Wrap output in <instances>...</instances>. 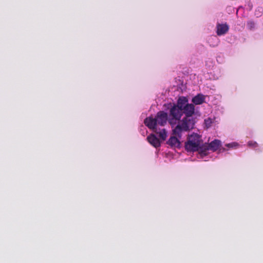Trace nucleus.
Instances as JSON below:
<instances>
[{"instance_id":"obj_10","label":"nucleus","mask_w":263,"mask_h":263,"mask_svg":"<svg viewBox=\"0 0 263 263\" xmlns=\"http://www.w3.org/2000/svg\"><path fill=\"white\" fill-rule=\"evenodd\" d=\"M154 132L158 134L159 137H160V138L162 139V140L164 141L166 139V138L167 137V132L164 128L160 129H158V127H157V132Z\"/></svg>"},{"instance_id":"obj_4","label":"nucleus","mask_w":263,"mask_h":263,"mask_svg":"<svg viewBox=\"0 0 263 263\" xmlns=\"http://www.w3.org/2000/svg\"><path fill=\"white\" fill-rule=\"evenodd\" d=\"M182 111L181 108L178 104V101L177 104L174 105L170 109L168 116V123L174 126L180 122V119L182 116Z\"/></svg>"},{"instance_id":"obj_15","label":"nucleus","mask_w":263,"mask_h":263,"mask_svg":"<svg viewBox=\"0 0 263 263\" xmlns=\"http://www.w3.org/2000/svg\"><path fill=\"white\" fill-rule=\"evenodd\" d=\"M252 4L250 2H249L248 4L249 9L251 10L252 8Z\"/></svg>"},{"instance_id":"obj_8","label":"nucleus","mask_w":263,"mask_h":263,"mask_svg":"<svg viewBox=\"0 0 263 263\" xmlns=\"http://www.w3.org/2000/svg\"><path fill=\"white\" fill-rule=\"evenodd\" d=\"M167 144L172 147H179L180 143L177 138L175 136H172L167 142Z\"/></svg>"},{"instance_id":"obj_14","label":"nucleus","mask_w":263,"mask_h":263,"mask_svg":"<svg viewBox=\"0 0 263 263\" xmlns=\"http://www.w3.org/2000/svg\"><path fill=\"white\" fill-rule=\"evenodd\" d=\"M257 144L256 142L250 141L248 142V145L250 146H256Z\"/></svg>"},{"instance_id":"obj_1","label":"nucleus","mask_w":263,"mask_h":263,"mask_svg":"<svg viewBox=\"0 0 263 263\" xmlns=\"http://www.w3.org/2000/svg\"><path fill=\"white\" fill-rule=\"evenodd\" d=\"M178 104L181 108L182 114L185 115L181 121L177 124L173 129V134L179 138L181 137L183 132H187L194 127L196 122L195 116V106L193 104L188 103L187 99L184 97L178 99Z\"/></svg>"},{"instance_id":"obj_3","label":"nucleus","mask_w":263,"mask_h":263,"mask_svg":"<svg viewBox=\"0 0 263 263\" xmlns=\"http://www.w3.org/2000/svg\"><path fill=\"white\" fill-rule=\"evenodd\" d=\"M167 121L168 122V114L163 111H160L155 118L152 117L146 118L144 120V123L149 128L157 132L158 125L164 126L166 124Z\"/></svg>"},{"instance_id":"obj_6","label":"nucleus","mask_w":263,"mask_h":263,"mask_svg":"<svg viewBox=\"0 0 263 263\" xmlns=\"http://www.w3.org/2000/svg\"><path fill=\"white\" fill-rule=\"evenodd\" d=\"M216 28V32L218 35H221L226 34L229 29V26L227 24H218Z\"/></svg>"},{"instance_id":"obj_9","label":"nucleus","mask_w":263,"mask_h":263,"mask_svg":"<svg viewBox=\"0 0 263 263\" xmlns=\"http://www.w3.org/2000/svg\"><path fill=\"white\" fill-rule=\"evenodd\" d=\"M205 101V96L202 94H198L192 99V102L196 105L201 104Z\"/></svg>"},{"instance_id":"obj_5","label":"nucleus","mask_w":263,"mask_h":263,"mask_svg":"<svg viewBox=\"0 0 263 263\" xmlns=\"http://www.w3.org/2000/svg\"><path fill=\"white\" fill-rule=\"evenodd\" d=\"M221 146V142L218 139H215L209 143H204L203 149V157L208 154V152H215L218 150Z\"/></svg>"},{"instance_id":"obj_16","label":"nucleus","mask_w":263,"mask_h":263,"mask_svg":"<svg viewBox=\"0 0 263 263\" xmlns=\"http://www.w3.org/2000/svg\"><path fill=\"white\" fill-rule=\"evenodd\" d=\"M220 151H222V152H224V151H226V149L224 148H220Z\"/></svg>"},{"instance_id":"obj_2","label":"nucleus","mask_w":263,"mask_h":263,"mask_svg":"<svg viewBox=\"0 0 263 263\" xmlns=\"http://www.w3.org/2000/svg\"><path fill=\"white\" fill-rule=\"evenodd\" d=\"M203 145L201 136L198 134L193 133L188 136L185 143V149L187 152H198L200 157L202 158Z\"/></svg>"},{"instance_id":"obj_12","label":"nucleus","mask_w":263,"mask_h":263,"mask_svg":"<svg viewBox=\"0 0 263 263\" xmlns=\"http://www.w3.org/2000/svg\"><path fill=\"white\" fill-rule=\"evenodd\" d=\"M247 26L249 29L252 30L255 27V23L253 21H249L247 23Z\"/></svg>"},{"instance_id":"obj_13","label":"nucleus","mask_w":263,"mask_h":263,"mask_svg":"<svg viewBox=\"0 0 263 263\" xmlns=\"http://www.w3.org/2000/svg\"><path fill=\"white\" fill-rule=\"evenodd\" d=\"M237 146V144L236 143H229V144H227L226 145V146L229 147V148H232V147H236Z\"/></svg>"},{"instance_id":"obj_11","label":"nucleus","mask_w":263,"mask_h":263,"mask_svg":"<svg viewBox=\"0 0 263 263\" xmlns=\"http://www.w3.org/2000/svg\"><path fill=\"white\" fill-rule=\"evenodd\" d=\"M214 120L211 118H208L204 120V124L206 128H209L211 126L212 124L213 123Z\"/></svg>"},{"instance_id":"obj_7","label":"nucleus","mask_w":263,"mask_h":263,"mask_svg":"<svg viewBox=\"0 0 263 263\" xmlns=\"http://www.w3.org/2000/svg\"><path fill=\"white\" fill-rule=\"evenodd\" d=\"M148 142L155 147L157 148L160 146V142L156 136L151 134L147 137Z\"/></svg>"}]
</instances>
